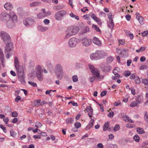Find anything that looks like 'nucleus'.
Wrapping results in <instances>:
<instances>
[{"mask_svg": "<svg viewBox=\"0 0 148 148\" xmlns=\"http://www.w3.org/2000/svg\"><path fill=\"white\" fill-rule=\"evenodd\" d=\"M94 123V120L93 119H91L89 124H88V125L86 127L87 128H88L89 129L92 127Z\"/></svg>", "mask_w": 148, "mask_h": 148, "instance_id": "obj_27", "label": "nucleus"}, {"mask_svg": "<svg viewBox=\"0 0 148 148\" xmlns=\"http://www.w3.org/2000/svg\"><path fill=\"white\" fill-rule=\"evenodd\" d=\"M79 41L78 39L75 38H72L70 39L68 42V45L70 47H74L77 45Z\"/></svg>", "mask_w": 148, "mask_h": 148, "instance_id": "obj_12", "label": "nucleus"}, {"mask_svg": "<svg viewBox=\"0 0 148 148\" xmlns=\"http://www.w3.org/2000/svg\"><path fill=\"white\" fill-rule=\"evenodd\" d=\"M41 12L38 13L37 14V18L38 19H42L46 17L51 14L50 11L46 12L45 9H42L41 10Z\"/></svg>", "mask_w": 148, "mask_h": 148, "instance_id": "obj_8", "label": "nucleus"}, {"mask_svg": "<svg viewBox=\"0 0 148 148\" xmlns=\"http://www.w3.org/2000/svg\"><path fill=\"white\" fill-rule=\"evenodd\" d=\"M86 110L88 113V115L91 118L93 113V109L90 106H88L86 108Z\"/></svg>", "mask_w": 148, "mask_h": 148, "instance_id": "obj_17", "label": "nucleus"}, {"mask_svg": "<svg viewBox=\"0 0 148 148\" xmlns=\"http://www.w3.org/2000/svg\"><path fill=\"white\" fill-rule=\"evenodd\" d=\"M97 55L96 51L95 53H91L90 56V59L92 60H99Z\"/></svg>", "mask_w": 148, "mask_h": 148, "instance_id": "obj_23", "label": "nucleus"}, {"mask_svg": "<svg viewBox=\"0 0 148 148\" xmlns=\"http://www.w3.org/2000/svg\"><path fill=\"white\" fill-rule=\"evenodd\" d=\"M111 70V67L109 66H106L104 67V71H109Z\"/></svg>", "mask_w": 148, "mask_h": 148, "instance_id": "obj_50", "label": "nucleus"}, {"mask_svg": "<svg viewBox=\"0 0 148 148\" xmlns=\"http://www.w3.org/2000/svg\"><path fill=\"white\" fill-rule=\"evenodd\" d=\"M134 125L131 124L130 123H128L126 124V127L128 128H133L134 127Z\"/></svg>", "mask_w": 148, "mask_h": 148, "instance_id": "obj_62", "label": "nucleus"}, {"mask_svg": "<svg viewBox=\"0 0 148 148\" xmlns=\"http://www.w3.org/2000/svg\"><path fill=\"white\" fill-rule=\"evenodd\" d=\"M10 134L11 136L14 137L16 135V134L14 133V131L12 130H11L10 131Z\"/></svg>", "mask_w": 148, "mask_h": 148, "instance_id": "obj_56", "label": "nucleus"}, {"mask_svg": "<svg viewBox=\"0 0 148 148\" xmlns=\"http://www.w3.org/2000/svg\"><path fill=\"white\" fill-rule=\"evenodd\" d=\"M6 46L5 48V53L6 54V57L7 59H9L12 54L13 52V45L11 42L9 43L5 44Z\"/></svg>", "mask_w": 148, "mask_h": 148, "instance_id": "obj_4", "label": "nucleus"}, {"mask_svg": "<svg viewBox=\"0 0 148 148\" xmlns=\"http://www.w3.org/2000/svg\"><path fill=\"white\" fill-rule=\"evenodd\" d=\"M16 70V72L18 73V74H23L24 73L23 67L20 65H18L15 67Z\"/></svg>", "mask_w": 148, "mask_h": 148, "instance_id": "obj_19", "label": "nucleus"}, {"mask_svg": "<svg viewBox=\"0 0 148 148\" xmlns=\"http://www.w3.org/2000/svg\"><path fill=\"white\" fill-rule=\"evenodd\" d=\"M142 82L144 84L148 85V79H143L142 80Z\"/></svg>", "mask_w": 148, "mask_h": 148, "instance_id": "obj_44", "label": "nucleus"}, {"mask_svg": "<svg viewBox=\"0 0 148 148\" xmlns=\"http://www.w3.org/2000/svg\"><path fill=\"white\" fill-rule=\"evenodd\" d=\"M144 119L146 122L148 124V114L146 112H145Z\"/></svg>", "mask_w": 148, "mask_h": 148, "instance_id": "obj_42", "label": "nucleus"}, {"mask_svg": "<svg viewBox=\"0 0 148 148\" xmlns=\"http://www.w3.org/2000/svg\"><path fill=\"white\" fill-rule=\"evenodd\" d=\"M18 79L20 82L23 84H24L25 83V76L24 73L23 74H18Z\"/></svg>", "mask_w": 148, "mask_h": 148, "instance_id": "obj_22", "label": "nucleus"}, {"mask_svg": "<svg viewBox=\"0 0 148 148\" xmlns=\"http://www.w3.org/2000/svg\"><path fill=\"white\" fill-rule=\"evenodd\" d=\"M96 51L98 54V57L99 59L103 58L107 55V53L103 51L97 50Z\"/></svg>", "mask_w": 148, "mask_h": 148, "instance_id": "obj_15", "label": "nucleus"}, {"mask_svg": "<svg viewBox=\"0 0 148 148\" xmlns=\"http://www.w3.org/2000/svg\"><path fill=\"white\" fill-rule=\"evenodd\" d=\"M69 15L72 18H75V19L77 20L79 19V17L78 16L74 14L72 12H71L70 13Z\"/></svg>", "mask_w": 148, "mask_h": 148, "instance_id": "obj_35", "label": "nucleus"}, {"mask_svg": "<svg viewBox=\"0 0 148 148\" xmlns=\"http://www.w3.org/2000/svg\"><path fill=\"white\" fill-rule=\"evenodd\" d=\"M95 77L94 76L90 77L89 78V80L92 83L95 80Z\"/></svg>", "mask_w": 148, "mask_h": 148, "instance_id": "obj_52", "label": "nucleus"}, {"mask_svg": "<svg viewBox=\"0 0 148 148\" xmlns=\"http://www.w3.org/2000/svg\"><path fill=\"white\" fill-rule=\"evenodd\" d=\"M21 99V97L19 96H17L15 99V101L16 102H18V101Z\"/></svg>", "mask_w": 148, "mask_h": 148, "instance_id": "obj_63", "label": "nucleus"}, {"mask_svg": "<svg viewBox=\"0 0 148 148\" xmlns=\"http://www.w3.org/2000/svg\"><path fill=\"white\" fill-rule=\"evenodd\" d=\"M131 73L129 71H125L124 73L126 77H128L130 75Z\"/></svg>", "mask_w": 148, "mask_h": 148, "instance_id": "obj_60", "label": "nucleus"}, {"mask_svg": "<svg viewBox=\"0 0 148 148\" xmlns=\"http://www.w3.org/2000/svg\"><path fill=\"white\" fill-rule=\"evenodd\" d=\"M0 37L5 44L9 43L11 42V38L9 34L6 32L1 31Z\"/></svg>", "mask_w": 148, "mask_h": 148, "instance_id": "obj_6", "label": "nucleus"}, {"mask_svg": "<svg viewBox=\"0 0 148 148\" xmlns=\"http://www.w3.org/2000/svg\"><path fill=\"white\" fill-rule=\"evenodd\" d=\"M108 17L109 19V21L113 20L112 17V13H110L108 14Z\"/></svg>", "mask_w": 148, "mask_h": 148, "instance_id": "obj_57", "label": "nucleus"}, {"mask_svg": "<svg viewBox=\"0 0 148 148\" xmlns=\"http://www.w3.org/2000/svg\"><path fill=\"white\" fill-rule=\"evenodd\" d=\"M72 36V35L66 31V34L64 37V38L65 39H68Z\"/></svg>", "mask_w": 148, "mask_h": 148, "instance_id": "obj_37", "label": "nucleus"}, {"mask_svg": "<svg viewBox=\"0 0 148 148\" xmlns=\"http://www.w3.org/2000/svg\"><path fill=\"white\" fill-rule=\"evenodd\" d=\"M35 126L36 127V128H40L42 126V124L40 122H36L35 123Z\"/></svg>", "mask_w": 148, "mask_h": 148, "instance_id": "obj_34", "label": "nucleus"}, {"mask_svg": "<svg viewBox=\"0 0 148 148\" xmlns=\"http://www.w3.org/2000/svg\"><path fill=\"white\" fill-rule=\"evenodd\" d=\"M40 5V3L37 2H34L31 3L30 4V6L31 7H33L37 6H38Z\"/></svg>", "mask_w": 148, "mask_h": 148, "instance_id": "obj_30", "label": "nucleus"}, {"mask_svg": "<svg viewBox=\"0 0 148 148\" xmlns=\"http://www.w3.org/2000/svg\"><path fill=\"white\" fill-rule=\"evenodd\" d=\"M46 64L48 67H52L53 66L51 62L50 61H47L46 62Z\"/></svg>", "mask_w": 148, "mask_h": 148, "instance_id": "obj_55", "label": "nucleus"}, {"mask_svg": "<svg viewBox=\"0 0 148 148\" xmlns=\"http://www.w3.org/2000/svg\"><path fill=\"white\" fill-rule=\"evenodd\" d=\"M55 75L59 79H62L64 77L63 69L62 65L59 63L55 65L54 69Z\"/></svg>", "mask_w": 148, "mask_h": 148, "instance_id": "obj_2", "label": "nucleus"}, {"mask_svg": "<svg viewBox=\"0 0 148 148\" xmlns=\"http://www.w3.org/2000/svg\"><path fill=\"white\" fill-rule=\"evenodd\" d=\"M28 83L30 85L33 86L34 87H36L37 86V84L36 83L34 82L30 81H28Z\"/></svg>", "mask_w": 148, "mask_h": 148, "instance_id": "obj_49", "label": "nucleus"}, {"mask_svg": "<svg viewBox=\"0 0 148 148\" xmlns=\"http://www.w3.org/2000/svg\"><path fill=\"white\" fill-rule=\"evenodd\" d=\"M91 17L95 21H96L97 23L100 25L102 24L101 22L100 21V19L97 17L95 14H92L91 15Z\"/></svg>", "mask_w": 148, "mask_h": 148, "instance_id": "obj_16", "label": "nucleus"}, {"mask_svg": "<svg viewBox=\"0 0 148 148\" xmlns=\"http://www.w3.org/2000/svg\"><path fill=\"white\" fill-rule=\"evenodd\" d=\"M4 7L7 10H11L13 8L12 5L9 2L5 3L4 5Z\"/></svg>", "mask_w": 148, "mask_h": 148, "instance_id": "obj_20", "label": "nucleus"}, {"mask_svg": "<svg viewBox=\"0 0 148 148\" xmlns=\"http://www.w3.org/2000/svg\"><path fill=\"white\" fill-rule=\"evenodd\" d=\"M8 14L9 19L7 22L8 28H12L15 26L17 20V16L13 12H10Z\"/></svg>", "mask_w": 148, "mask_h": 148, "instance_id": "obj_1", "label": "nucleus"}, {"mask_svg": "<svg viewBox=\"0 0 148 148\" xmlns=\"http://www.w3.org/2000/svg\"><path fill=\"white\" fill-rule=\"evenodd\" d=\"M0 61L3 67H4L5 66V62L4 59L0 60Z\"/></svg>", "mask_w": 148, "mask_h": 148, "instance_id": "obj_58", "label": "nucleus"}, {"mask_svg": "<svg viewBox=\"0 0 148 148\" xmlns=\"http://www.w3.org/2000/svg\"><path fill=\"white\" fill-rule=\"evenodd\" d=\"M40 100L39 99L34 100V106H38L39 105H40Z\"/></svg>", "mask_w": 148, "mask_h": 148, "instance_id": "obj_32", "label": "nucleus"}, {"mask_svg": "<svg viewBox=\"0 0 148 148\" xmlns=\"http://www.w3.org/2000/svg\"><path fill=\"white\" fill-rule=\"evenodd\" d=\"M73 121V119L71 118H69L67 119L66 120V123H72Z\"/></svg>", "mask_w": 148, "mask_h": 148, "instance_id": "obj_40", "label": "nucleus"}, {"mask_svg": "<svg viewBox=\"0 0 148 148\" xmlns=\"http://www.w3.org/2000/svg\"><path fill=\"white\" fill-rule=\"evenodd\" d=\"M0 127L3 130V132L6 133L7 132L6 127L2 124L0 125Z\"/></svg>", "mask_w": 148, "mask_h": 148, "instance_id": "obj_47", "label": "nucleus"}, {"mask_svg": "<svg viewBox=\"0 0 148 148\" xmlns=\"http://www.w3.org/2000/svg\"><path fill=\"white\" fill-rule=\"evenodd\" d=\"M36 76L38 80L40 81L43 80V77L41 66L37 65L35 68Z\"/></svg>", "mask_w": 148, "mask_h": 148, "instance_id": "obj_5", "label": "nucleus"}, {"mask_svg": "<svg viewBox=\"0 0 148 148\" xmlns=\"http://www.w3.org/2000/svg\"><path fill=\"white\" fill-rule=\"evenodd\" d=\"M138 103L136 101L132 102L130 104L131 107H135L137 106Z\"/></svg>", "mask_w": 148, "mask_h": 148, "instance_id": "obj_43", "label": "nucleus"}, {"mask_svg": "<svg viewBox=\"0 0 148 148\" xmlns=\"http://www.w3.org/2000/svg\"><path fill=\"white\" fill-rule=\"evenodd\" d=\"M120 126L118 124L116 125L114 128V131H118L119 130Z\"/></svg>", "mask_w": 148, "mask_h": 148, "instance_id": "obj_53", "label": "nucleus"}, {"mask_svg": "<svg viewBox=\"0 0 148 148\" xmlns=\"http://www.w3.org/2000/svg\"><path fill=\"white\" fill-rule=\"evenodd\" d=\"M125 118H126L127 119V122H129L131 123H133L134 122V121L132 120L131 119H130L129 117L127 116H126Z\"/></svg>", "mask_w": 148, "mask_h": 148, "instance_id": "obj_61", "label": "nucleus"}, {"mask_svg": "<svg viewBox=\"0 0 148 148\" xmlns=\"http://www.w3.org/2000/svg\"><path fill=\"white\" fill-rule=\"evenodd\" d=\"M89 31V28L87 27H85L82 30V33L85 34Z\"/></svg>", "mask_w": 148, "mask_h": 148, "instance_id": "obj_38", "label": "nucleus"}, {"mask_svg": "<svg viewBox=\"0 0 148 148\" xmlns=\"http://www.w3.org/2000/svg\"><path fill=\"white\" fill-rule=\"evenodd\" d=\"M142 35L143 36H145L148 35V31H146L142 33Z\"/></svg>", "mask_w": 148, "mask_h": 148, "instance_id": "obj_54", "label": "nucleus"}, {"mask_svg": "<svg viewBox=\"0 0 148 148\" xmlns=\"http://www.w3.org/2000/svg\"><path fill=\"white\" fill-rule=\"evenodd\" d=\"M133 139L136 142H138L140 140L139 137L138 135H135L133 137Z\"/></svg>", "mask_w": 148, "mask_h": 148, "instance_id": "obj_41", "label": "nucleus"}, {"mask_svg": "<svg viewBox=\"0 0 148 148\" xmlns=\"http://www.w3.org/2000/svg\"><path fill=\"white\" fill-rule=\"evenodd\" d=\"M143 99V97L141 95H138L136 99V102L138 103H140Z\"/></svg>", "mask_w": 148, "mask_h": 148, "instance_id": "obj_28", "label": "nucleus"}, {"mask_svg": "<svg viewBox=\"0 0 148 148\" xmlns=\"http://www.w3.org/2000/svg\"><path fill=\"white\" fill-rule=\"evenodd\" d=\"M18 116L17 113L16 112H14L12 113V116L13 117H16L17 116Z\"/></svg>", "mask_w": 148, "mask_h": 148, "instance_id": "obj_59", "label": "nucleus"}, {"mask_svg": "<svg viewBox=\"0 0 148 148\" xmlns=\"http://www.w3.org/2000/svg\"><path fill=\"white\" fill-rule=\"evenodd\" d=\"M89 66L91 72L94 75L96 76L98 80H101L103 79L104 76L103 75H100L99 71L97 69L95 68L93 66L91 65H89Z\"/></svg>", "mask_w": 148, "mask_h": 148, "instance_id": "obj_3", "label": "nucleus"}, {"mask_svg": "<svg viewBox=\"0 0 148 148\" xmlns=\"http://www.w3.org/2000/svg\"><path fill=\"white\" fill-rule=\"evenodd\" d=\"M14 63L15 67L19 65V61L18 59V58L16 57H15L14 58Z\"/></svg>", "mask_w": 148, "mask_h": 148, "instance_id": "obj_33", "label": "nucleus"}, {"mask_svg": "<svg viewBox=\"0 0 148 148\" xmlns=\"http://www.w3.org/2000/svg\"><path fill=\"white\" fill-rule=\"evenodd\" d=\"M9 14L7 12H3L0 14V21L2 22L6 23L7 27V22L9 21Z\"/></svg>", "mask_w": 148, "mask_h": 148, "instance_id": "obj_7", "label": "nucleus"}, {"mask_svg": "<svg viewBox=\"0 0 148 148\" xmlns=\"http://www.w3.org/2000/svg\"><path fill=\"white\" fill-rule=\"evenodd\" d=\"M113 60V58L112 57H110L107 58V61L108 63L111 62Z\"/></svg>", "mask_w": 148, "mask_h": 148, "instance_id": "obj_45", "label": "nucleus"}, {"mask_svg": "<svg viewBox=\"0 0 148 148\" xmlns=\"http://www.w3.org/2000/svg\"><path fill=\"white\" fill-rule=\"evenodd\" d=\"M136 131L139 134H144L145 131L143 128L138 127L136 129Z\"/></svg>", "mask_w": 148, "mask_h": 148, "instance_id": "obj_29", "label": "nucleus"}, {"mask_svg": "<svg viewBox=\"0 0 148 148\" xmlns=\"http://www.w3.org/2000/svg\"><path fill=\"white\" fill-rule=\"evenodd\" d=\"M118 41L119 43V44L121 45H123L125 44V41L123 39L119 40Z\"/></svg>", "mask_w": 148, "mask_h": 148, "instance_id": "obj_51", "label": "nucleus"}, {"mask_svg": "<svg viewBox=\"0 0 148 148\" xmlns=\"http://www.w3.org/2000/svg\"><path fill=\"white\" fill-rule=\"evenodd\" d=\"M37 29L39 31L43 32L47 30L48 28L46 27H43L40 25H39L38 26Z\"/></svg>", "mask_w": 148, "mask_h": 148, "instance_id": "obj_25", "label": "nucleus"}, {"mask_svg": "<svg viewBox=\"0 0 148 148\" xmlns=\"http://www.w3.org/2000/svg\"><path fill=\"white\" fill-rule=\"evenodd\" d=\"M135 81L136 83L137 84H140V80L139 77H136Z\"/></svg>", "mask_w": 148, "mask_h": 148, "instance_id": "obj_46", "label": "nucleus"}, {"mask_svg": "<svg viewBox=\"0 0 148 148\" xmlns=\"http://www.w3.org/2000/svg\"><path fill=\"white\" fill-rule=\"evenodd\" d=\"M43 22L45 24H48L50 23L49 20L47 19H45L43 21Z\"/></svg>", "mask_w": 148, "mask_h": 148, "instance_id": "obj_64", "label": "nucleus"}, {"mask_svg": "<svg viewBox=\"0 0 148 148\" xmlns=\"http://www.w3.org/2000/svg\"><path fill=\"white\" fill-rule=\"evenodd\" d=\"M4 59V56L2 50L0 48V60Z\"/></svg>", "mask_w": 148, "mask_h": 148, "instance_id": "obj_36", "label": "nucleus"}, {"mask_svg": "<svg viewBox=\"0 0 148 148\" xmlns=\"http://www.w3.org/2000/svg\"><path fill=\"white\" fill-rule=\"evenodd\" d=\"M76 128H79L81 126V124L79 122H76L74 124Z\"/></svg>", "mask_w": 148, "mask_h": 148, "instance_id": "obj_48", "label": "nucleus"}, {"mask_svg": "<svg viewBox=\"0 0 148 148\" xmlns=\"http://www.w3.org/2000/svg\"><path fill=\"white\" fill-rule=\"evenodd\" d=\"M109 122H107L105 123L103 127V130L104 131L108 129L109 127Z\"/></svg>", "mask_w": 148, "mask_h": 148, "instance_id": "obj_31", "label": "nucleus"}, {"mask_svg": "<svg viewBox=\"0 0 148 148\" xmlns=\"http://www.w3.org/2000/svg\"><path fill=\"white\" fill-rule=\"evenodd\" d=\"M119 68L117 67L115 68L113 71V73L114 74V76H113L112 77V79H118L120 78L121 76L118 74L119 71L118 70Z\"/></svg>", "mask_w": 148, "mask_h": 148, "instance_id": "obj_14", "label": "nucleus"}, {"mask_svg": "<svg viewBox=\"0 0 148 148\" xmlns=\"http://www.w3.org/2000/svg\"><path fill=\"white\" fill-rule=\"evenodd\" d=\"M35 23L34 20L31 18H27L23 22V24L27 27H29L33 25Z\"/></svg>", "mask_w": 148, "mask_h": 148, "instance_id": "obj_13", "label": "nucleus"}, {"mask_svg": "<svg viewBox=\"0 0 148 148\" xmlns=\"http://www.w3.org/2000/svg\"><path fill=\"white\" fill-rule=\"evenodd\" d=\"M67 14V12L65 10L60 11L56 13L55 15V17L56 20H61L63 16Z\"/></svg>", "mask_w": 148, "mask_h": 148, "instance_id": "obj_10", "label": "nucleus"}, {"mask_svg": "<svg viewBox=\"0 0 148 148\" xmlns=\"http://www.w3.org/2000/svg\"><path fill=\"white\" fill-rule=\"evenodd\" d=\"M127 51L128 50L126 49H122L121 51L120 55L123 57H127L128 56Z\"/></svg>", "mask_w": 148, "mask_h": 148, "instance_id": "obj_24", "label": "nucleus"}, {"mask_svg": "<svg viewBox=\"0 0 148 148\" xmlns=\"http://www.w3.org/2000/svg\"><path fill=\"white\" fill-rule=\"evenodd\" d=\"M81 43L84 46L88 47L91 45L92 44V40L87 37H84L82 39Z\"/></svg>", "mask_w": 148, "mask_h": 148, "instance_id": "obj_11", "label": "nucleus"}, {"mask_svg": "<svg viewBox=\"0 0 148 148\" xmlns=\"http://www.w3.org/2000/svg\"><path fill=\"white\" fill-rule=\"evenodd\" d=\"M136 14V18L140 24L141 25L143 24L144 18L143 17L140 16L138 12H137Z\"/></svg>", "mask_w": 148, "mask_h": 148, "instance_id": "obj_21", "label": "nucleus"}, {"mask_svg": "<svg viewBox=\"0 0 148 148\" xmlns=\"http://www.w3.org/2000/svg\"><path fill=\"white\" fill-rule=\"evenodd\" d=\"M92 40L93 42L95 45L99 46H101V42L97 38L95 37H94L93 38Z\"/></svg>", "mask_w": 148, "mask_h": 148, "instance_id": "obj_18", "label": "nucleus"}, {"mask_svg": "<svg viewBox=\"0 0 148 148\" xmlns=\"http://www.w3.org/2000/svg\"><path fill=\"white\" fill-rule=\"evenodd\" d=\"M79 28L76 26H71L69 27L66 31L70 33L72 36L76 34L79 32Z\"/></svg>", "mask_w": 148, "mask_h": 148, "instance_id": "obj_9", "label": "nucleus"}, {"mask_svg": "<svg viewBox=\"0 0 148 148\" xmlns=\"http://www.w3.org/2000/svg\"><path fill=\"white\" fill-rule=\"evenodd\" d=\"M109 21V22L107 23L108 26L110 29H112L114 26V24L113 23V20Z\"/></svg>", "mask_w": 148, "mask_h": 148, "instance_id": "obj_26", "label": "nucleus"}, {"mask_svg": "<svg viewBox=\"0 0 148 148\" xmlns=\"http://www.w3.org/2000/svg\"><path fill=\"white\" fill-rule=\"evenodd\" d=\"M73 81L74 82H77L78 81V78L77 75H75L72 77Z\"/></svg>", "mask_w": 148, "mask_h": 148, "instance_id": "obj_39", "label": "nucleus"}]
</instances>
